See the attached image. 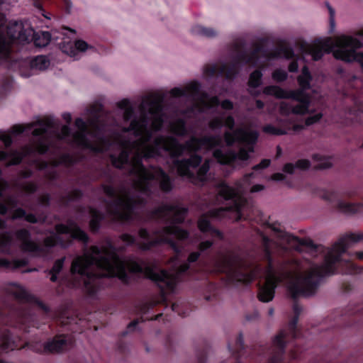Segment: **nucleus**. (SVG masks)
Segmentation results:
<instances>
[{
    "label": "nucleus",
    "instance_id": "obj_1",
    "mask_svg": "<svg viewBox=\"0 0 363 363\" xmlns=\"http://www.w3.org/2000/svg\"><path fill=\"white\" fill-rule=\"evenodd\" d=\"M162 100L163 97L159 94L145 96L140 107L141 118L132 120L130 126L123 130L121 138L116 141L121 152L118 156L111 155L113 164L117 168L127 169L135 177L131 189L122 187L116 190L109 184L102 186L104 194L114 199L107 211L115 220L130 218L133 206L143 203L150 196L154 180L160 182V188L163 191L168 192L172 189L169 176L160 168H145L142 164L143 159L164 156L174 158L186 151L208 150L222 143L220 136L191 138L185 145L179 144L173 137L160 136L150 143L152 132L159 130L163 121Z\"/></svg>",
    "mask_w": 363,
    "mask_h": 363
},
{
    "label": "nucleus",
    "instance_id": "obj_2",
    "mask_svg": "<svg viewBox=\"0 0 363 363\" xmlns=\"http://www.w3.org/2000/svg\"><path fill=\"white\" fill-rule=\"evenodd\" d=\"M173 269L170 272L159 270L155 267L147 266L138 260L130 259L122 260L115 253L110 245L101 247L94 246L77 257L72 262L71 272L78 275L83 282L87 293L94 296L98 290L97 279L101 277H116L126 280V270L130 272H141L155 281L162 291H174L182 281V276L189 269L186 263L180 264L178 255L173 257Z\"/></svg>",
    "mask_w": 363,
    "mask_h": 363
},
{
    "label": "nucleus",
    "instance_id": "obj_3",
    "mask_svg": "<svg viewBox=\"0 0 363 363\" xmlns=\"http://www.w3.org/2000/svg\"><path fill=\"white\" fill-rule=\"evenodd\" d=\"M362 240L363 233H350L341 236L329 249L325 256L323 264L316 266L305 274H298L291 277L288 291L294 300V316L289 323V330L294 339L298 338L301 335L297 328L299 315L302 311V307L298 302L299 298H308L315 295L321 279L337 272L335 267L337 264L342 265L343 274H357L363 272V266L359 267L350 260L342 259V255L349 247L350 243H356Z\"/></svg>",
    "mask_w": 363,
    "mask_h": 363
},
{
    "label": "nucleus",
    "instance_id": "obj_4",
    "mask_svg": "<svg viewBox=\"0 0 363 363\" xmlns=\"http://www.w3.org/2000/svg\"><path fill=\"white\" fill-rule=\"evenodd\" d=\"M262 259L265 266L262 267L253 260V246L251 242V283L257 278V272L261 271L264 277V284L259 289L258 298L262 302H269L274 297L277 286L291 277L286 264L280 261L274 262L272 245L273 240L268 236L261 234Z\"/></svg>",
    "mask_w": 363,
    "mask_h": 363
},
{
    "label": "nucleus",
    "instance_id": "obj_5",
    "mask_svg": "<svg viewBox=\"0 0 363 363\" xmlns=\"http://www.w3.org/2000/svg\"><path fill=\"white\" fill-rule=\"evenodd\" d=\"M245 187L242 183L238 182L235 186H228L224 183L220 184L218 187V194L225 200H230L233 205L211 211L208 214H204L198 220V227L203 233H208L212 237L222 239L221 232L213 229L209 222V217L221 218L228 213V216L235 220L241 218L242 206L245 203L242 197Z\"/></svg>",
    "mask_w": 363,
    "mask_h": 363
},
{
    "label": "nucleus",
    "instance_id": "obj_6",
    "mask_svg": "<svg viewBox=\"0 0 363 363\" xmlns=\"http://www.w3.org/2000/svg\"><path fill=\"white\" fill-rule=\"evenodd\" d=\"M57 234L52 233L44 240L45 247L38 246L30 239V233L25 229L18 230L16 233V239L20 242V248L26 252L31 253L36 256H43L46 253V248L51 247L57 242L65 247L62 238H74L86 242L88 237L86 234L80 230L74 223H69L68 225H56Z\"/></svg>",
    "mask_w": 363,
    "mask_h": 363
},
{
    "label": "nucleus",
    "instance_id": "obj_7",
    "mask_svg": "<svg viewBox=\"0 0 363 363\" xmlns=\"http://www.w3.org/2000/svg\"><path fill=\"white\" fill-rule=\"evenodd\" d=\"M75 125L78 130L69 135V128L63 125L58 135L60 139H67L69 143L76 145L89 148L96 152H103L108 148V143L99 135V133L95 129V122L90 121L86 124L81 118H77Z\"/></svg>",
    "mask_w": 363,
    "mask_h": 363
},
{
    "label": "nucleus",
    "instance_id": "obj_8",
    "mask_svg": "<svg viewBox=\"0 0 363 363\" xmlns=\"http://www.w3.org/2000/svg\"><path fill=\"white\" fill-rule=\"evenodd\" d=\"M225 140L228 146L237 144L240 150L235 154L232 152H223L220 150H216L213 152V156L219 163L225 164L238 160H247L250 150V133L247 127L238 128L233 133L226 132Z\"/></svg>",
    "mask_w": 363,
    "mask_h": 363
},
{
    "label": "nucleus",
    "instance_id": "obj_9",
    "mask_svg": "<svg viewBox=\"0 0 363 363\" xmlns=\"http://www.w3.org/2000/svg\"><path fill=\"white\" fill-rule=\"evenodd\" d=\"M139 236L141 240L138 245L142 250H149L157 244L167 243L172 247L175 252L179 253L180 250L177 246L176 242L173 240V238H175L179 241H183L188 238L189 233L177 226L169 225L165 226L161 230L156 231L155 233V240H150L148 233L145 229L140 230Z\"/></svg>",
    "mask_w": 363,
    "mask_h": 363
},
{
    "label": "nucleus",
    "instance_id": "obj_10",
    "mask_svg": "<svg viewBox=\"0 0 363 363\" xmlns=\"http://www.w3.org/2000/svg\"><path fill=\"white\" fill-rule=\"evenodd\" d=\"M201 160V157L194 155L189 159L174 160V166L180 176L197 184L207 179V173L210 169V161L206 160L196 172Z\"/></svg>",
    "mask_w": 363,
    "mask_h": 363
},
{
    "label": "nucleus",
    "instance_id": "obj_11",
    "mask_svg": "<svg viewBox=\"0 0 363 363\" xmlns=\"http://www.w3.org/2000/svg\"><path fill=\"white\" fill-rule=\"evenodd\" d=\"M363 43L352 36H341L337 41V48L333 51L335 59L346 62H357L363 67V52H357L356 50L361 48Z\"/></svg>",
    "mask_w": 363,
    "mask_h": 363
},
{
    "label": "nucleus",
    "instance_id": "obj_12",
    "mask_svg": "<svg viewBox=\"0 0 363 363\" xmlns=\"http://www.w3.org/2000/svg\"><path fill=\"white\" fill-rule=\"evenodd\" d=\"M263 94L272 96L279 99H291L299 103L292 106V113L296 115H306L309 113L311 105V95H302L299 92H288L283 88L276 85H269L264 87Z\"/></svg>",
    "mask_w": 363,
    "mask_h": 363
},
{
    "label": "nucleus",
    "instance_id": "obj_13",
    "mask_svg": "<svg viewBox=\"0 0 363 363\" xmlns=\"http://www.w3.org/2000/svg\"><path fill=\"white\" fill-rule=\"evenodd\" d=\"M226 264L224 269L229 278L236 283H246L249 279V268L247 261H244L240 256L232 258L225 257L223 259Z\"/></svg>",
    "mask_w": 363,
    "mask_h": 363
},
{
    "label": "nucleus",
    "instance_id": "obj_14",
    "mask_svg": "<svg viewBox=\"0 0 363 363\" xmlns=\"http://www.w3.org/2000/svg\"><path fill=\"white\" fill-rule=\"evenodd\" d=\"M235 52H236L235 60L233 65L230 67L228 64H218L210 65L206 68V72L208 75L220 74L225 75L227 78H232L237 72L238 65L242 61H247L245 57L243 45L240 43H236L235 45Z\"/></svg>",
    "mask_w": 363,
    "mask_h": 363
},
{
    "label": "nucleus",
    "instance_id": "obj_15",
    "mask_svg": "<svg viewBox=\"0 0 363 363\" xmlns=\"http://www.w3.org/2000/svg\"><path fill=\"white\" fill-rule=\"evenodd\" d=\"M287 333L281 330L273 338L269 347V358L267 363H283L286 352Z\"/></svg>",
    "mask_w": 363,
    "mask_h": 363
},
{
    "label": "nucleus",
    "instance_id": "obj_16",
    "mask_svg": "<svg viewBox=\"0 0 363 363\" xmlns=\"http://www.w3.org/2000/svg\"><path fill=\"white\" fill-rule=\"evenodd\" d=\"M323 199L331 203L336 202V209L343 213L352 215L363 210L362 203H347L340 199L338 194L335 191H326L323 194Z\"/></svg>",
    "mask_w": 363,
    "mask_h": 363
},
{
    "label": "nucleus",
    "instance_id": "obj_17",
    "mask_svg": "<svg viewBox=\"0 0 363 363\" xmlns=\"http://www.w3.org/2000/svg\"><path fill=\"white\" fill-rule=\"evenodd\" d=\"M186 209L177 206L164 205L157 211L158 217L173 223H182L185 218Z\"/></svg>",
    "mask_w": 363,
    "mask_h": 363
},
{
    "label": "nucleus",
    "instance_id": "obj_18",
    "mask_svg": "<svg viewBox=\"0 0 363 363\" xmlns=\"http://www.w3.org/2000/svg\"><path fill=\"white\" fill-rule=\"evenodd\" d=\"M9 294L13 296L17 300L24 302L34 301L36 304L45 311H48V308L42 302L38 301L23 286L17 284H9L6 288Z\"/></svg>",
    "mask_w": 363,
    "mask_h": 363
},
{
    "label": "nucleus",
    "instance_id": "obj_19",
    "mask_svg": "<svg viewBox=\"0 0 363 363\" xmlns=\"http://www.w3.org/2000/svg\"><path fill=\"white\" fill-rule=\"evenodd\" d=\"M303 52L311 55L314 61H318L323 57L325 52H330V46L328 41L318 40L317 43L310 45L303 43L301 45Z\"/></svg>",
    "mask_w": 363,
    "mask_h": 363
},
{
    "label": "nucleus",
    "instance_id": "obj_20",
    "mask_svg": "<svg viewBox=\"0 0 363 363\" xmlns=\"http://www.w3.org/2000/svg\"><path fill=\"white\" fill-rule=\"evenodd\" d=\"M52 128V123L49 121H40L33 124H28L26 126L21 125H14L11 128V133L14 135L20 134L26 130H31L35 136L41 135L43 133H48Z\"/></svg>",
    "mask_w": 363,
    "mask_h": 363
},
{
    "label": "nucleus",
    "instance_id": "obj_21",
    "mask_svg": "<svg viewBox=\"0 0 363 363\" xmlns=\"http://www.w3.org/2000/svg\"><path fill=\"white\" fill-rule=\"evenodd\" d=\"M262 53L268 60L281 57L290 60L294 57V49L285 43H280L272 51L263 50Z\"/></svg>",
    "mask_w": 363,
    "mask_h": 363
},
{
    "label": "nucleus",
    "instance_id": "obj_22",
    "mask_svg": "<svg viewBox=\"0 0 363 363\" xmlns=\"http://www.w3.org/2000/svg\"><path fill=\"white\" fill-rule=\"evenodd\" d=\"M313 76L307 65H304L301 69V73L297 77V82L299 88L294 90H289L288 92L296 93L299 92L302 95H310L307 91L311 89V82Z\"/></svg>",
    "mask_w": 363,
    "mask_h": 363
},
{
    "label": "nucleus",
    "instance_id": "obj_23",
    "mask_svg": "<svg viewBox=\"0 0 363 363\" xmlns=\"http://www.w3.org/2000/svg\"><path fill=\"white\" fill-rule=\"evenodd\" d=\"M7 33L11 39H18L20 41H28L34 36V30L31 28H24L21 24H15L7 28Z\"/></svg>",
    "mask_w": 363,
    "mask_h": 363
},
{
    "label": "nucleus",
    "instance_id": "obj_24",
    "mask_svg": "<svg viewBox=\"0 0 363 363\" xmlns=\"http://www.w3.org/2000/svg\"><path fill=\"white\" fill-rule=\"evenodd\" d=\"M12 245V238L10 234L4 233L0 235V248L2 252L9 253V248ZM20 264L10 262L6 259H0V267L6 269H16Z\"/></svg>",
    "mask_w": 363,
    "mask_h": 363
},
{
    "label": "nucleus",
    "instance_id": "obj_25",
    "mask_svg": "<svg viewBox=\"0 0 363 363\" xmlns=\"http://www.w3.org/2000/svg\"><path fill=\"white\" fill-rule=\"evenodd\" d=\"M199 91V85L196 82H191L184 89L174 88L171 90V94L173 96H189L193 99H196Z\"/></svg>",
    "mask_w": 363,
    "mask_h": 363
},
{
    "label": "nucleus",
    "instance_id": "obj_26",
    "mask_svg": "<svg viewBox=\"0 0 363 363\" xmlns=\"http://www.w3.org/2000/svg\"><path fill=\"white\" fill-rule=\"evenodd\" d=\"M88 48V44L82 40L75 41L74 47H73L70 43L64 44L62 47V51L71 57H75L77 55V51L84 52Z\"/></svg>",
    "mask_w": 363,
    "mask_h": 363
},
{
    "label": "nucleus",
    "instance_id": "obj_27",
    "mask_svg": "<svg viewBox=\"0 0 363 363\" xmlns=\"http://www.w3.org/2000/svg\"><path fill=\"white\" fill-rule=\"evenodd\" d=\"M67 345V340L64 336L55 337L52 341L49 342L45 346V350L50 352H59L63 350Z\"/></svg>",
    "mask_w": 363,
    "mask_h": 363
},
{
    "label": "nucleus",
    "instance_id": "obj_28",
    "mask_svg": "<svg viewBox=\"0 0 363 363\" xmlns=\"http://www.w3.org/2000/svg\"><path fill=\"white\" fill-rule=\"evenodd\" d=\"M218 105V100L216 97L209 98L207 95L202 94L198 99L196 108L199 111H203L213 106Z\"/></svg>",
    "mask_w": 363,
    "mask_h": 363
},
{
    "label": "nucleus",
    "instance_id": "obj_29",
    "mask_svg": "<svg viewBox=\"0 0 363 363\" xmlns=\"http://www.w3.org/2000/svg\"><path fill=\"white\" fill-rule=\"evenodd\" d=\"M15 348V342L9 339L8 331L0 329V349L3 351H9Z\"/></svg>",
    "mask_w": 363,
    "mask_h": 363
},
{
    "label": "nucleus",
    "instance_id": "obj_30",
    "mask_svg": "<svg viewBox=\"0 0 363 363\" xmlns=\"http://www.w3.org/2000/svg\"><path fill=\"white\" fill-rule=\"evenodd\" d=\"M5 17L3 14L0 13V28L4 24ZM1 30H0V59H5L9 54V43L2 38Z\"/></svg>",
    "mask_w": 363,
    "mask_h": 363
},
{
    "label": "nucleus",
    "instance_id": "obj_31",
    "mask_svg": "<svg viewBox=\"0 0 363 363\" xmlns=\"http://www.w3.org/2000/svg\"><path fill=\"white\" fill-rule=\"evenodd\" d=\"M50 65L49 60L43 55L35 57L31 62V67L38 70H45Z\"/></svg>",
    "mask_w": 363,
    "mask_h": 363
},
{
    "label": "nucleus",
    "instance_id": "obj_32",
    "mask_svg": "<svg viewBox=\"0 0 363 363\" xmlns=\"http://www.w3.org/2000/svg\"><path fill=\"white\" fill-rule=\"evenodd\" d=\"M50 41V34L48 32H41L34 35V43L38 47H45Z\"/></svg>",
    "mask_w": 363,
    "mask_h": 363
},
{
    "label": "nucleus",
    "instance_id": "obj_33",
    "mask_svg": "<svg viewBox=\"0 0 363 363\" xmlns=\"http://www.w3.org/2000/svg\"><path fill=\"white\" fill-rule=\"evenodd\" d=\"M223 123L229 129H232L233 128V125H234V120L230 116L227 117L225 119V121H223V118H216V119H214L213 121H212L211 122L210 126L212 128H213V129L214 128H220L223 125Z\"/></svg>",
    "mask_w": 363,
    "mask_h": 363
},
{
    "label": "nucleus",
    "instance_id": "obj_34",
    "mask_svg": "<svg viewBox=\"0 0 363 363\" xmlns=\"http://www.w3.org/2000/svg\"><path fill=\"white\" fill-rule=\"evenodd\" d=\"M118 106L124 110V120L129 121L132 118L133 116V108L130 104V101L127 99H123L118 103Z\"/></svg>",
    "mask_w": 363,
    "mask_h": 363
},
{
    "label": "nucleus",
    "instance_id": "obj_35",
    "mask_svg": "<svg viewBox=\"0 0 363 363\" xmlns=\"http://www.w3.org/2000/svg\"><path fill=\"white\" fill-rule=\"evenodd\" d=\"M262 73L261 70L256 69L251 72L250 75V86L251 89L257 88L262 84Z\"/></svg>",
    "mask_w": 363,
    "mask_h": 363
},
{
    "label": "nucleus",
    "instance_id": "obj_36",
    "mask_svg": "<svg viewBox=\"0 0 363 363\" xmlns=\"http://www.w3.org/2000/svg\"><path fill=\"white\" fill-rule=\"evenodd\" d=\"M263 132L273 135H284L287 134V131L284 128H280L268 124L263 127Z\"/></svg>",
    "mask_w": 363,
    "mask_h": 363
},
{
    "label": "nucleus",
    "instance_id": "obj_37",
    "mask_svg": "<svg viewBox=\"0 0 363 363\" xmlns=\"http://www.w3.org/2000/svg\"><path fill=\"white\" fill-rule=\"evenodd\" d=\"M24 216H25L26 220L28 222H30V223H36L37 222V219L33 214H28V215L26 216L25 211L21 208L16 209L13 212L11 218L13 220H14V219L22 218Z\"/></svg>",
    "mask_w": 363,
    "mask_h": 363
},
{
    "label": "nucleus",
    "instance_id": "obj_38",
    "mask_svg": "<svg viewBox=\"0 0 363 363\" xmlns=\"http://www.w3.org/2000/svg\"><path fill=\"white\" fill-rule=\"evenodd\" d=\"M194 32L206 38H213L217 35V32L213 28H205L201 26H196Z\"/></svg>",
    "mask_w": 363,
    "mask_h": 363
},
{
    "label": "nucleus",
    "instance_id": "obj_39",
    "mask_svg": "<svg viewBox=\"0 0 363 363\" xmlns=\"http://www.w3.org/2000/svg\"><path fill=\"white\" fill-rule=\"evenodd\" d=\"M294 240L300 246L308 247L314 251L317 250L318 246L309 238H299L298 237H294Z\"/></svg>",
    "mask_w": 363,
    "mask_h": 363
},
{
    "label": "nucleus",
    "instance_id": "obj_40",
    "mask_svg": "<svg viewBox=\"0 0 363 363\" xmlns=\"http://www.w3.org/2000/svg\"><path fill=\"white\" fill-rule=\"evenodd\" d=\"M171 130L177 135H184L186 133L184 123L182 121H177L171 125Z\"/></svg>",
    "mask_w": 363,
    "mask_h": 363
},
{
    "label": "nucleus",
    "instance_id": "obj_41",
    "mask_svg": "<svg viewBox=\"0 0 363 363\" xmlns=\"http://www.w3.org/2000/svg\"><path fill=\"white\" fill-rule=\"evenodd\" d=\"M272 79L277 82H283L287 79V72L281 69H275L272 74Z\"/></svg>",
    "mask_w": 363,
    "mask_h": 363
},
{
    "label": "nucleus",
    "instance_id": "obj_42",
    "mask_svg": "<svg viewBox=\"0 0 363 363\" xmlns=\"http://www.w3.org/2000/svg\"><path fill=\"white\" fill-rule=\"evenodd\" d=\"M91 219L90 221V227L92 230H96L99 228V223L101 219V215L96 210H91Z\"/></svg>",
    "mask_w": 363,
    "mask_h": 363
},
{
    "label": "nucleus",
    "instance_id": "obj_43",
    "mask_svg": "<svg viewBox=\"0 0 363 363\" xmlns=\"http://www.w3.org/2000/svg\"><path fill=\"white\" fill-rule=\"evenodd\" d=\"M312 157L314 160L320 162L315 166L318 169H326L332 167V163L328 160L321 161L322 157L319 154H314Z\"/></svg>",
    "mask_w": 363,
    "mask_h": 363
},
{
    "label": "nucleus",
    "instance_id": "obj_44",
    "mask_svg": "<svg viewBox=\"0 0 363 363\" xmlns=\"http://www.w3.org/2000/svg\"><path fill=\"white\" fill-rule=\"evenodd\" d=\"M323 117V114L321 113H318L315 115L308 116L305 120V125L310 126L320 121Z\"/></svg>",
    "mask_w": 363,
    "mask_h": 363
},
{
    "label": "nucleus",
    "instance_id": "obj_45",
    "mask_svg": "<svg viewBox=\"0 0 363 363\" xmlns=\"http://www.w3.org/2000/svg\"><path fill=\"white\" fill-rule=\"evenodd\" d=\"M294 164L296 168L301 170H307L311 167V162L307 159L298 160Z\"/></svg>",
    "mask_w": 363,
    "mask_h": 363
},
{
    "label": "nucleus",
    "instance_id": "obj_46",
    "mask_svg": "<svg viewBox=\"0 0 363 363\" xmlns=\"http://www.w3.org/2000/svg\"><path fill=\"white\" fill-rule=\"evenodd\" d=\"M23 155L20 152H13L11 155V161L9 162L7 165H13V164H17L21 162V161L23 159Z\"/></svg>",
    "mask_w": 363,
    "mask_h": 363
},
{
    "label": "nucleus",
    "instance_id": "obj_47",
    "mask_svg": "<svg viewBox=\"0 0 363 363\" xmlns=\"http://www.w3.org/2000/svg\"><path fill=\"white\" fill-rule=\"evenodd\" d=\"M65 259V258L62 257V259H60L57 260L55 262L53 267L50 270V273H57V274H58L61 271V269H62Z\"/></svg>",
    "mask_w": 363,
    "mask_h": 363
},
{
    "label": "nucleus",
    "instance_id": "obj_48",
    "mask_svg": "<svg viewBox=\"0 0 363 363\" xmlns=\"http://www.w3.org/2000/svg\"><path fill=\"white\" fill-rule=\"evenodd\" d=\"M281 114L283 116H288L292 113V106L288 103H282L281 104Z\"/></svg>",
    "mask_w": 363,
    "mask_h": 363
},
{
    "label": "nucleus",
    "instance_id": "obj_49",
    "mask_svg": "<svg viewBox=\"0 0 363 363\" xmlns=\"http://www.w3.org/2000/svg\"><path fill=\"white\" fill-rule=\"evenodd\" d=\"M270 163H271L270 160L263 159L261 160V162L258 164L252 167V169L255 170L264 169H266L267 167H268L269 166Z\"/></svg>",
    "mask_w": 363,
    "mask_h": 363
},
{
    "label": "nucleus",
    "instance_id": "obj_50",
    "mask_svg": "<svg viewBox=\"0 0 363 363\" xmlns=\"http://www.w3.org/2000/svg\"><path fill=\"white\" fill-rule=\"evenodd\" d=\"M258 138V132L251 128V154L254 152V147L257 142Z\"/></svg>",
    "mask_w": 363,
    "mask_h": 363
},
{
    "label": "nucleus",
    "instance_id": "obj_51",
    "mask_svg": "<svg viewBox=\"0 0 363 363\" xmlns=\"http://www.w3.org/2000/svg\"><path fill=\"white\" fill-rule=\"evenodd\" d=\"M295 169L296 167L294 164L291 162H288L284 165L282 170L285 173L293 174L294 173Z\"/></svg>",
    "mask_w": 363,
    "mask_h": 363
},
{
    "label": "nucleus",
    "instance_id": "obj_52",
    "mask_svg": "<svg viewBox=\"0 0 363 363\" xmlns=\"http://www.w3.org/2000/svg\"><path fill=\"white\" fill-rule=\"evenodd\" d=\"M0 140L2 141L6 147L9 146L12 143L10 135L3 132H0Z\"/></svg>",
    "mask_w": 363,
    "mask_h": 363
},
{
    "label": "nucleus",
    "instance_id": "obj_53",
    "mask_svg": "<svg viewBox=\"0 0 363 363\" xmlns=\"http://www.w3.org/2000/svg\"><path fill=\"white\" fill-rule=\"evenodd\" d=\"M271 179L273 181L281 182L286 179V176L280 172H277L271 176Z\"/></svg>",
    "mask_w": 363,
    "mask_h": 363
},
{
    "label": "nucleus",
    "instance_id": "obj_54",
    "mask_svg": "<svg viewBox=\"0 0 363 363\" xmlns=\"http://www.w3.org/2000/svg\"><path fill=\"white\" fill-rule=\"evenodd\" d=\"M213 245V242L211 241H209V240H207V241H204V242H202L200 243L199 245V250L200 251L203 252V251H205L206 250H208V248H210Z\"/></svg>",
    "mask_w": 363,
    "mask_h": 363
},
{
    "label": "nucleus",
    "instance_id": "obj_55",
    "mask_svg": "<svg viewBox=\"0 0 363 363\" xmlns=\"http://www.w3.org/2000/svg\"><path fill=\"white\" fill-rule=\"evenodd\" d=\"M121 239L123 242H125L127 245H130L134 242L135 239L128 234H123L121 236Z\"/></svg>",
    "mask_w": 363,
    "mask_h": 363
},
{
    "label": "nucleus",
    "instance_id": "obj_56",
    "mask_svg": "<svg viewBox=\"0 0 363 363\" xmlns=\"http://www.w3.org/2000/svg\"><path fill=\"white\" fill-rule=\"evenodd\" d=\"M288 69L290 72H297L298 69V65L296 61H292L289 63Z\"/></svg>",
    "mask_w": 363,
    "mask_h": 363
},
{
    "label": "nucleus",
    "instance_id": "obj_57",
    "mask_svg": "<svg viewBox=\"0 0 363 363\" xmlns=\"http://www.w3.org/2000/svg\"><path fill=\"white\" fill-rule=\"evenodd\" d=\"M326 6L328 7L329 13H330V22L332 26H334V16H335V10L330 6L328 3H326Z\"/></svg>",
    "mask_w": 363,
    "mask_h": 363
},
{
    "label": "nucleus",
    "instance_id": "obj_58",
    "mask_svg": "<svg viewBox=\"0 0 363 363\" xmlns=\"http://www.w3.org/2000/svg\"><path fill=\"white\" fill-rule=\"evenodd\" d=\"M23 189L26 192L31 193L35 190V186L32 183H28L23 185Z\"/></svg>",
    "mask_w": 363,
    "mask_h": 363
},
{
    "label": "nucleus",
    "instance_id": "obj_59",
    "mask_svg": "<svg viewBox=\"0 0 363 363\" xmlns=\"http://www.w3.org/2000/svg\"><path fill=\"white\" fill-rule=\"evenodd\" d=\"M47 150H48L47 145H45L43 143H40V144H38L35 147V150L40 154L45 152L47 151Z\"/></svg>",
    "mask_w": 363,
    "mask_h": 363
},
{
    "label": "nucleus",
    "instance_id": "obj_60",
    "mask_svg": "<svg viewBox=\"0 0 363 363\" xmlns=\"http://www.w3.org/2000/svg\"><path fill=\"white\" fill-rule=\"evenodd\" d=\"M199 256H200L199 252H191L188 257V262L189 263L196 262L198 259V258L199 257Z\"/></svg>",
    "mask_w": 363,
    "mask_h": 363
},
{
    "label": "nucleus",
    "instance_id": "obj_61",
    "mask_svg": "<svg viewBox=\"0 0 363 363\" xmlns=\"http://www.w3.org/2000/svg\"><path fill=\"white\" fill-rule=\"evenodd\" d=\"M253 47H254V43L251 41V62H250L251 68L255 67V51L252 50Z\"/></svg>",
    "mask_w": 363,
    "mask_h": 363
},
{
    "label": "nucleus",
    "instance_id": "obj_62",
    "mask_svg": "<svg viewBox=\"0 0 363 363\" xmlns=\"http://www.w3.org/2000/svg\"><path fill=\"white\" fill-rule=\"evenodd\" d=\"M221 106L224 109H231L233 108V104L228 100H225L222 102Z\"/></svg>",
    "mask_w": 363,
    "mask_h": 363
},
{
    "label": "nucleus",
    "instance_id": "obj_63",
    "mask_svg": "<svg viewBox=\"0 0 363 363\" xmlns=\"http://www.w3.org/2000/svg\"><path fill=\"white\" fill-rule=\"evenodd\" d=\"M264 189V186L262 185L257 184L251 186V193L252 192H257L260 190H262Z\"/></svg>",
    "mask_w": 363,
    "mask_h": 363
},
{
    "label": "nucleus",
    "instance_id": "obj_64",
    "mask_svg": "<svg viewBox=\"0 0 363 363\" xmlns=\"http://www.w3.org/2000/svg\"><path fill=\"white\" fill-rule=\"evenodd\" d=\"M304 128H305V125H301V124H294L293 125L292 129H293L294 131L297 132V131H301V130H303Z\"/></svg>",
    "mask_w": 363,
    "mask_h": 363
}]
</instances>
